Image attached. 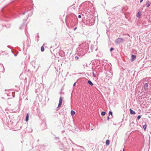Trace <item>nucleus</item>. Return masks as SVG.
<instances>
[{
	"mask_svg": "<svg viewBox=\"0 0 151 151\" xmlns=\"http://www.w3.org/2000/svg\"><path fill=\"white\" fill-rule=\"evenodd\" d=\"M109 116H108L107 117V120L108 121H109Z\"/></svg>",
	"mask_w": 151,
	"mask_h": 151,
	"instance_id": "23",
	"label": "nucleus"
},
{
	"mask_svg": "<svg viewBox=\"0 0 151 151\" xmlns=\"http://www.w3.org/2000/svg\"><path fill=\"white\" fill-rule=\"evenodd\" d=\"M77 146H78L79 147H81V148H83V147L82 146H79V145H78Z\"/></svg>",
	"mask_w": 151,
	"mask_h": 151,
	"instance_id": "28",
	"label": "nucleus"
},
{
	"mask_svg": "<svg viewBox=\"0 0 151 151\" xmlns=\"http://www.w3.org/2000/svg\"><path fill=\"white\" fill-rule=\"evenodd\" d=\"M78 17L79 18H81V15H79L78 16Z\"/></svg>",
	"mask_w": 151,
	"mask_h": 151,
	"instance_id": "22",
	"label": "nucleus"
},
{
	"mask_svg": "<svg viewBox=\"0 0 151 151\" xmlns=\"http://www.w3.org/2000/svg\"><path fill=\"white\" fill-rule=\"evenodd\" d=\"M77 28V27H76L75 28H74V30H75Z\"/></svg>",
	"mask_w": 151,
	"mask_h": 151,
	"instance_id": "25",
	"label": "nucleus"
},
{
	"mask_svg": "<svg viewBox=\"0 0 151 151\" xmlns=\"http://www.w3.org/2000/svg\"><path fill=\"white\" fill-rule=\"evenodd\" d=\"M32 14H30V16L32 15Z\"/></svg>",
	"mask_w": 151,
	"mask_h": 151,
	"instance_id": "31",
	"label": "nucleus"
},
{
	"mask_svg": "<svg viewBox=\"0 0 151 151\" xmlns=\"http://www.w3.org/2000/svg\"><path fill=\"white\" fill-rule=\"evenodd\" d=\"M141 12L140 11L138 12L136 16L137 17H139L141 16Z\"/></svg>",
	"mask_w": 151,
	"mask_h": 151,
	"instance_id": "10",
	"label": "nucleus"
},
{
	"mask_svg": "<svg viewBox=\"0 0 151 151\" xmlns=\"http://www.w3.org/2000/svg\"><path fill=\"white\" fill-rule=\"evenodd\" d=\"M130 113L131 114H136L135 112L131 109H129Z\"/></svg>",
	"mask_w": 151,
	"mask_h": 151,
	"instance_id": "6",
	"label": "nucleus"
},
{
	"mask_svg": "<svg viewBox=\"0 0 151 151\" xmlns=\"http://www.w3.org/2000/svg\"><path fill=\"white\" fill-rule=\"evenodd\" d=\"M148 87V85L147 83H145V86H144V89L145 90H147V89Z\"/></svg>",
	"mask_w": 151,
	"mask_h": 151,
	"instance_id": "8",
	"label": "nucleus"
},
{
	"mask_svg": "<svg viewBox=\"0 0 151 151\" xmlns=\"http://www.w3.org/2000/svg\"><path fill=\"white\" fill-rule=\"evenodd\" d=\"M123 151H124V149H123Z\"/></svg>",
	"mask_w": 151,
	"mask_h": 151,
	"instance_id": "32",
	"label": "nucleus"
},
{
	"mask_svg": "<svg viewBox=\"0 0 151 151\" xmlns=\"http://www.w3.org/2000/svg\"><path fill=\"white\" fill-rule=\"evenodd\" d=\"M123 41L124 40L122 38H118L115 40V44H119L123 42Z\"/></svg>",
	"mask_w": 151,
	"mask_h": 151,
	"instance_id": "2",
	"label": "nucleus"
},
{
	"mask_svg": "<svg viewBox=\"0 0 151 151\" xmlns=\"http://www.w3.org/2000/svg\"><path fill=\"white\" fill-rule=\"evenodd\" d=\"M62 102V99L61 97H60L59 99V102L58 104V108L61 106Z\"/></svg>",
	"mask_w": 151,
	"mask_h": 151,
	"instance_id": "3",
	"label": "nucleus"
},
{
	"mask_svg": "<svg viewBox=\"0 0 151 151\" xmlns=\"http://www.w3.org/2000/svg\"><path fill=\"white\" fill-rule=\"evenodd\" d=\"M146 3L147 7H149L150 5V1L148 0L146 1Z\"/></svg>",
	"mask_w": 151,
	"mask_h": 151,
	"instance_id": "7",
	"label": "nucleus"
},
{
	"mask_svg": "<svg viewBox=\"0 0 151 151\" xmlns=\"http://www.w3.org/2000/svg\"><path fill=\"white\" fill-rule=\"evenodd\" d=\"M93 75L94 77H96V73H95L94 72H93Z\"/></svg>",
	"mask_w": 151,
	"mask_h": 151,
	"instance_id": "19",
	"label": "nucleus"
},
{
	"mask_svg": "<svg viewBox=\"0 0 151 151\" xmlns=\"http://www.w3.org/2000/svg\"><path fill=\"white\" fill-rule=\"evenodd\" d=\"M20 29H21V27H20Z\"/></svg>",
	"mask_w": 151,
	"mask_h": 151,
	"instance_id": "33",
	"label": "nucleus"
},
{
	"mask_svg": "<svg viewBox=\"0 0 151 151\" xmlns=\"http://www.w3.org/2000/svg\"><path fill=\"white\" fill-rule=\"evenodd\" d=\"M143 128H144V130H145L146 129V127H147V125L145 124L143 126Z\"/></svg>",
	"mask_w": 151,
	"mask_h": 151,
	"instance_id": "18",
	"label": "nucleus"
},
{
	"mask_svg": "<svg viewBox=\"0 0 151 151\" xmlns=\"http://www.w3.org/2000/svg\"><path fill=\"white\" fill-rule=\"evenodd\" d=\"M88 83L90 85L92 86L93 85V83L90 80H88Z\"/></svg>",
	"mask_w": 151,
	"mask_h": 151,
	"instance_id": "9",
	"label": "nucleus"
},
{
	"mask_svg": "<svg viewBox=\"0 0 151 151\" xmlns=\"http://www.w3.org/2000/svg\"><path fill=\"white\" fill-rule=\"evenodd\" d=\"M25 12H24L22 14H23V15H24V14H25Z\"/></svg>",
	"mask_w": 151,
	"mask_h": 151,
	"instance_id": "29",
	"label": "nucleus"
},
{
	"mask_svg": "<svg viewBox=\"0 0 151 151\" xmlns=\"http://www.w3.org/2000/svg\"><path fill=\"white\" fill-rule=\"evenodd\" d=\"M136 58V56L135 55H131V60L132 61H134Z\"/></svg>",
	"mask_w": 151,
	"mask_h": 151,
	"instance_id": "5",
	"label": "nucleus"
},
{
	"mask_svg": "<svg viewBox=\"0 0 151 151\" xmlns=\"http://www.w3.org/2000/svg\"><path fill=\"white\" fill-rule=\"evenodd\" d=\"M141 116L140 115H138V116H137V119L138 120H139L141 118Z\"/></svg>",
	"mask_w": 151,
	"mask_h": 151,
	"instance_id": "20",
	"label": "nucleus"
},
{
	"mask_svg": "<svg viewBox=\"0 0 151 151\" xmlns=\"http://www.w3.org/2000/svg\"><path fill=\"white\" fill-rule=\"evenodd\" d=\"M89 44L86 42H83L79 45L78 48V51L80 52V56L81 57L84 55L87 52H90L89 50Z\"/></svg>",
	"mask_w": 151,
	"mask_h": 151,
	"instance_id": "1",
	"label": "nucleus"
},
{
	"mask_svg": "<svg viewBox=\"0 0 151 151\" xmlns=\"http://www.w3.org/2000/svg\"><path fill=\"white\" fill-rule=\"evenodd\" d=\"M143 0H140V3H141L142 2Z\"/></svg>",
	"mask_w": 151,
	"mask_h": 151,
	"instance_id": "27",
	"label": "nucleus"
},
{
	"mask_svg": "<svg viewBox=\"0 0 151 151\" xmlns=\"http://www.w3.org/2000/svg\"><path fill=\"white\" fill-rule=\"evenodd\" d=\"M28 120H29V115H28V113L26 116V119H25V121L26 122H27L28 121Z\"/></svg>",
	"mask_w": 151,
	"mask_h": 151,
	"instance_id": "13",
	"label": "nucleus"
},
{
	"mask_svg": "<svg viewBox=\"0 0 151 151\" xmlns=\"http://www.w3.org/2000/svg\"><path fill=\"white\" fill-rule=\"evenodd\" d=\"M110 143V141L109 139H107L106 140V145H109Z\"/></svg>",
	"mask_w": 151,
	"mask_h": 151,
	"instance_id": "12",
	"label": "nucleus"
},
{
	"mask_svg": "<svg viewBox=\"0 0 151 151\" xmlns=\"http://www.w3.org/2000/svg\"><path fill=\"white\" fill-rule=\"evenodd\" d=\"M93 45H92L90 47V49L92 52L93 51Z\"/></svg>",
	"mask_w": 151,
	"mask_h": 151,
	"instance_id": "16",
	"label": "nucleus"
},
{
	"mask_svg": "<svg viewBox=\"0 0 151 151\" xmlns=\"http://www.w3.org/2000/svg\"><path fill=\"white\" fill-rule=\"evenodd\" d=\"M106 76L107 77L111 78L112 76V74L111 72H110V71H109L108 73H107Z\"/></svg>",
	"mask_w": 151,
	"mask_h": 151,
	"instance_id": "4",
	"label": "nucleus"
},
{
	"mask_svg": "<svg viewBox=\"0 0 151 151\" xmlns=\"http://www.w3.org/2000/svg\"><path fill=\"white\" fill-rule=\"evenodd\" d=\"M114 50V49L113 47H111L110 49V51H112L113 50Z\"/></svg>",
	"mask_w": 151,
	"mask_h": 151,
	"instance_id": "21",
	"label": "nucleus"
},
{
	"mask_svg": "<svg viewBox=\"0 0 151 151\" xmlns=\"http://www.w3.org/2000/svg\"><path fill=\"white\" fill-rule=\"evenodd\" d=\"M76 82H75V83H74V84H73V86H74L76 85Z\"/></svg>",
	"mask_w": 151,
	"mask_h": 151,
	"instance_id": "24",
	"label": "nucleus"
},
{
	"mask_svg": "<svg viewBox=\"0 0 151 151\" xmlns=\"http://www.w3.org/2000/svg\"><path fill=\"white\" fill-rule=\"evenodd\" d=\"M41 51L42 52H43V51H44V47L43 46H42L41 47Z\"/></svg>",
	"mask_w": 151,
	"mask_h": 151,
	"instance_id": "14",
	"label": "nucleus"
},
{
	"mask_svg": "<svg viewBox=\"0 0 151 151\" xmlns=\"http://www.w3.org/2000/svg\"><path fill=\"white\" fill-rule=\"evenodd\" d=\"M75 58L76 59H78V56H76L75 57Z\"/></svg>",
	"mask_w": 151,
	"mask_h": 151,
	"instance_id": "26",
	"label": "nucleus"
},
{
	"mask_svg": "<svg viewBox=\"0 0 151 151\" xmlns=\"http://www.w3.org/2000/svg\"><path fill=\"white\" fill-rule=\"evenodd\" d=\"M109 115H111L112 117V112L111 111H110L109 112Z\"/></svg>",
	"mask_w": 151,
	"mask_h": 151,
	"instance_id": "17",
	"label": "nucleus"
},
{
	"mask_svg": "<svg viewBox=\"0 0 151 151\" xmlns=\"http://www.w3.org/2000/svg\"><path fill=\"white\" fill-rule=\"evenodd\" d=\"M76 113V112L75 111L73 110H71V115L73 116Z\"/></svg>",
	"mask_w": 151,
	"mask_h": 151,
	"instance_id": "11",
	"label": "nucleus"
},
{
	"mask_svg": "<svg viewBox=\"0 0 151 151\" xmlns=\"http://www.w3.org/2000/svg\"><path fill=\"white\" fill-rule=\"evenodd\" d=\"M106 114V112L105 111H103L101 112V114L102 116H104Z\"/></svg>",
	"mask_w": 151,
	"mask_h": 151,
	"instance_id": "15",
	"label": "nucleus"
},
{
	"mask_svg": "<svg viewBox=\"0 0 151 151\" xmlns=\"http://www.w3.org/2000/svg\"><path fill=\"white\" fill-rule=\"evenodd\" d=\"M37 37H38V38H39V36L38 35H37Z\"/></svg>",
	"mask_w": 151,
	"mask_h": 151,
	"instance_id": "30",
	"label": "nucleus"
}]
</instances>
